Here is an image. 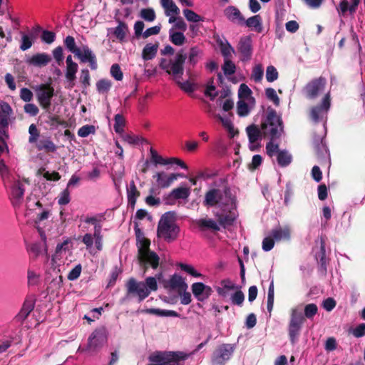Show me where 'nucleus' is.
<instances>
[{"label": "nucleus", "mask_w": 365, "mask_h": 365, "mask_svg": "<svg viewBox=\"0 0 365 365\" xmlns=\"http://www.w3.org/2000/svg\"><path fill=\"white\" fill-rule=\"evenodd\" d=\"M125 288L126 299L137 296L138 302H141L150 295L151 292L157 291L158 286L155 277H148L144 282H138L131 277L127 281Z\"/></svg>", "instance_id": "obj_1"}, {"label": "nucleus", "mask_w": 365, "mask_h": 365, "mask_svg": "<svg viewBox=\"0 0 365 365\" xmlns=\"http://www.w3.org/2000/svg\"><path fill=\"white\" fill-rule=\"evenodd\" d=\"M261 129L263 136L269 138L271 140H277L281 138L284 133V123L282 117L274 108H267L266 117L261 123Z\"/></svg>", "instance_id": "obj_2"}, {"label": "nucleus", "mask_w": 365, "mask_h": 365, "mask_svg": "<svg viewBox=\"0 0 365 365\" xmlns=\"http://www.w3.org/2000/svg\"><path fill=\"white\" fill-rule=\"evenodd\" d=\"M175 215L174 212H165L160 217L158 225V237L169 242L175 240L180 232L179 227L175 222Z\"/></svg>", "instance_id": "obj_3"}, {"label": "nucleus", "mask_w": 365, "mask_h": 365, "mask_svg": "<svg viewBox=\"0 0 365 365\" xmlns=\"http://www.w3.org/2000/svg\"><path fill=\"white\" fill-rule=\"evenodd\" d=\"M188 356L182 351H155L149 356L152 364L148 365H183Z\"/></svg>", "instance_id": "obj_4"}, {"label": "nucleus", "mask_w": 365, "mask_h": 365, "mask_svg": "<svg viewBox=\"0 0 365 365\" xmlns=\"http://www.w3.org/2000/svg\"><path fill=\"white\" fill-rule=\"evenodd\" d=\"M107 331L105 327H101L96 329L88 339V343L83 351L89 353L98 352L107 342Z\"/></svg>", "instance_id": "obj_5"}, {"label": "nucleus", "mask_w": 365, "mask_h": 365, "mask_svg": "<svg viewBox=\"0 0 365 365\" xmlns=\"http://www.w3.org/2000/svg\"><path fill=\"white\" fill-rule=\"evenodd\" d=\"M36 98L39 105L46 111H48L51 105V99L54 96V88L51 83H42L36 89Z\"/></svg>", "instance_id": "obj_6"}, {"label": "nucleus", "mask_w": 365, "mask_h": 365, "mask_svg": "<svg viewBox=\"0 0 365 365\" xmlns=\"http://www.w3.org/2000/svg\"><path fill=\"white\" fill-rule=\"evenodd\" d=\"M304 321L305 318L301 313L297 312L296 309H292L288 328L289 337L292 344L296 343Z\"/></svg>", "instance_id": "obj_7"}, {"label": "nucleus", "mask_w": 365, "mask_h": 365, "mask_svg": "<svg viewBox=\"0 0 365 365\" xmlns=\"http://www.w3.org/2000/svg\"><path fill=\"white\" fill-rule=\"evenodd\" d=\"M326 83V78L322 76L314 78L304 87L303 93L308 99H315L324 90Z\"/></svg>", "instance_id": "obj_8"}, {"label": "nucleus", "mask_w": 365, "mask_h": 365, "mask_svg": "<svg viewBox=\"0 0 365 365\" xmlns=\"http://www.w3.org/2000/svg\"><path fill=\"white\" fill-rule=\"evenodd\" d=\"M235 348L230 344H223L218 346L213 351L211 361L212 365H225L230 359Z\"/></svg>", "instance_id": "obj_9"}, {"label": "nucleus", "mask_w": 365, "mask_h": 365, "mask_svg": "<svg viewBox=\"0 0 365 365\" xmlns=\"http://www.w3.org/2000/svg\"><path fill=\"white\" fill-rule=\"evenodd\" d=\"M331 106L330 93L325 94L320 104L311 108L309 111V117L311 120L318 123L321 121L324 115L327 113Z\"/></svg>", "instance_id": "obj_10"}, {"label": "nucleus", "mask_w": 365, "mask_h": 365, "mask_svg": "<svg viewBox=\"0 0 365 365\" xmlns=\"http://www.w3.org/2000/svg\"><path fill=\"white\" fill-rule=\"evenodd\" d=\"M214 215L220 227L226 228L233 225L237 218V212L235 205L230 209L225 206L221 207L220 211L214 212Z\"/></svg>", "instance_id": "obj_11"}, {"label": "nucleus", "mask_w": 365, "mask_h": 365, "mask_svg": "<svg viewBox=\"0 0 365 365\" xmlns=\"http://www.w3.org/2000/svg\"><path fill=\"white\" fill-rule=\"evenodd\" d=\"M240 53V60L243 62L250 61L253 53L252 40L250 36H245L240 38L237 46Z\"/></svg>", "instance_id": "obj_12"}, {"label": "nucleus", "mask_w": 365, "mask_h": 365, "mask_svg": "<svg viewBox=\"0 0 365 365\" xmlns=\"http://www.w3.org/2000/svg\"><path fill=\"white\" fill-rule=\"evenodd\" d=\"M138 259L140 265L144 269V272L147 271L149 267L155 269L159 266L160 258L153 251L141 252L140 255L138 256Z\"/></svg>", "instance_id": "obj_13"}, {"label": "nucleus", "mask_w": 365, "mask_h": 365, "mask_svg": "<svg viewBox=\"0 0 365 365\" xmlns=\"http://www.w3.org/2000/svg\"><path fill=\"white\" fill-rule=\"evenodd\" d=\"M187 58V56L181 50L178 51L175 59L171 60V64L169 67L168 73L175 77H181L184 73V63Z\"/></svg>", "instance_id": "obj_14"}, {"label": "nucleus", "mask_w": 365, "mask_h": 365, "mask_svg": "<svg viewBox=\"0 0 365 365\" xmlns=\"http://www.w3.org/2000/svg\"><path fill=\"white\" fill-rule=\"evenodd\" d=\"M191 289L194 297L199 302L206 300L213 292L211 287L207 286L202 282L193 283L191 286Z\"/></svg>", "instance_id": "obj_15"}, {"label": "nucleus", "mask_w": 365, "mask_h": 365, "mask_svg": "<svg viewBox=\"0 0 365 365\" xmlns=\"http://www.w3.org/2000/svg\"><path fill=\"white\" fill-rule=\"evenodd\" d=\"M25 189L23 183L20 180L15 181L11 185L10 200L14 207H19L22 203Z\"/></svg>", "instance_id": "obj_16"}, {"label": "nucleus", "mask_w": 365, "mask_h": 365, "mask_svg": "<svg viewBox=\"0 0 365 365\" xmlns=\"http://www.w3.org/2000/svg\"><path fill=\"white\" fill-rule=\"evenodd\" d=\"M164 287L170 290L177 291L178 293L179 292H184L185 290H187L188 285L181 276L174 274L170 277L169 280L165 282Z\"/></svg>", "instance_id": "obj_17"}, {"label": "nucleus", "mask_w": 365, "mask_h": 365, "mask_svg": "<svg viewBox=\"0 0 365 365\" xmlns=\"http://www.w3.org/2000/svg\"><path fill=\"white\" fill-rule=\"evenodd\" d=\"M35 307V299L31 298H26L21 309L19 313L14 317V321L22 324L27 319L30 313L34 310Z\"/></svg>", "instance_id": "obj_18"}, {"label": "nucleus", "mask_w": 365, "mask_h": 365, "mask_svg": "<svg viewBox=\"0 0 365 365\" xmlns=\"http://www.w3.org/2000/svg\"><path fill=\"white\" fill-rule=\"evenodd\" d=\"M246 133L251 144L250 149L255 151L259 145L255 146L254 144L262 139L263 136L262 130L255 124H251L246 128Z\"/></svg>", "instance_id": "obj_19"}, {"label": "nucleus", "mask_w": 365, "mask_h": 365, "mask_svg": "<svg viewBox=\"0 0 365 365\" xmlns=\"http://www.w3.org/2000/svg\"><path fill=\"white\" fill-rule=\"evenodd\" d=\"M82 63H89L92 70L97 69L98 64L96 55L93 53L88 46H83L82 49L80 48L79 54H76Z\"/></svg>", "instance_id": "obj_20"}, {"label": "nucleus", "mask_w": 365, "mask_h": 365, "mask_svg": "<svg viewBox=\"0 0 365 365\" xmlns=\"http://www.w3.org/2000/svg\"><path fill=\"white\" fill-rule=\"evenodd\" d=\"M222 192L219 189L209 190L205 195L203 205L205 207H214L218 205L222 200Z\"/></svg>", "instance_id": "obj_21"}, {"label": "nucleus", "mask_w": 365, "mask_h": 365, "mask_svg": "<svg viewBox=\"0 0 365 365\" xmlns=\"http://www.w3.org/2000/svg\"><path fill=\"white\" fill-rule=\"evenodd\" d=\"M51 61V57L46 53H38L29 58L26 63L36 67H43Z\"/></svg>", "instance_id": "obj_22"}, {"label": "nucleus", "mask_w": 365, "mask_h": 365, "mask_svg": "<svg viewBox=\"0 0 365 365\" xmlns=\"http://www.w3.org/2000/svg\"><path fill=\"white\" fill-rule=\"evenodd\" d=\"M225 16L232 23L242 24L245 22V18L240 11L234 6H227L224 11Z\"/></svg>", "instance_id": "obj_23"}, {"label": "nucleus", "mask_w": 365, "mask_h": 365, "mask_svg": "<svg viewBox=\"0 0 365 365\" xmlns=\"http://www.w3.org/2000/svg\"><path fill=\"white\" fill-rule=\"evenodd\" d=\"M271 235L277 242L288 241L291 238V228L289 225L278 226L272 230Z\"/></svg>", "instance_id": "obj_24"}, {"label": "nucleus", "mask_w": 365, "mask_h": 365, "mask_svg": "<svg viewBox=\"0 0 365 365\" xmlns=\"http://www.w3.org/2000/svg\"><path fill=\"white\" fill-rule=\"evenodd\" d=\"M196 224L202 231L210 230L217 232L220 230L217 221L216 222L210 218L200 219L196 222Z\"/></svg>", "instance_id": "obj_25"}, {"label": "nucleus", "mask_w": 365, "mask_h": 365, "mask_svg": "<svg viewBox=\"0 0 365 365\" xmlns=\"http://www.w3.org/2000/svg\"><path fill=\"white\" fill-rule=\"evenodd\" d=\"M153 178L156 179L159 187L166 188L170 187L173 181L176 180V175L174 174L168 175L164 172H158L153 175Z\"/></svg>", "instance_id": "obj_26"}, {"label": "nucleus", "mask_w": 365, "mask_h": 365, "mask_svg": "<svg viewBox=\"0 0 365 365\" xmlns=\"http://www.w3.org/2000/svg\"><path fill=\"white\" fill-rule=\"evenodd\" d=\"M36 147L38 150H43L46 153H54L57 150V146L52 141L50 137H43L36 143Z\"/></svg>", "instance_id": "obj_27"}, {"label": "nucleus", "mask_w": 365, "mask_h": 365, "mask_svg": "<svg viewBox=\"0 0 365 365\" xmlns=\"http://www.w3.org/2000/svg\"><path fill=\"white\" fill-rule=\"evenodd\" d=\"M0 176L5 187L9 185H12L15 181L18 180L10 173L8 166L4 163V160L0 161Z\"/></svg>", "instance_id": "obj_28"}, {"label": "nucleus", "mask_w": 365, "mask_h": 365, "mask_svg": "<svg viewBox=\"0 0 365 365\" xmlns=\"http://www.w3.org/2000/svg\"><path fill=\"white\" fill-rule=\"evenodd\" d=\"M140 192L138 190L133 180L130 181L129 187L127 188L128 205L133 210L135 207L137 199L140 197Z\"/></svg>", "instance_id": "obj_29"}, {"label": "nucleus", "mask_w": 365, "mask_h": 365, "mask_svg": "<svg viewBox=\"0 0 365 365\" xmlns=\"http://www.w3.org/2000/svg\"><path fill=\"white\" fill-rule=\"evenodd\" d=\"M316 258L318 259L319 271L323 274H327V258H326V250L325 243L324 241H321L320 251L316 255Z\"/></svg>", "instance_id": "obj_30"}, {"label": "nucleus", "mask_w": 365, "mask_h": 365, "mask_svg": "<svg viewBox=\"0 0 365 365\" xmlns=\"http://www.w3.org/2000/svg\"><path fill=\"white\" fill-rule=\"evenodd\" d=\"M190 195V189L189 187H179L173 189L170 195H168L167 200H169L171 198L173 200H185L189 197Z\"/></svg>", "instance_id": "obj_31"}, {"label": "nucleus", "mask_w": 365, "mask_h": 365, "mask_svg": "<svg viewBox=\"0 0 365 365\" xmlns=\"http://www.w3.org/2000/svg\"><path fill=\"white\" fill-rule=\"evenodd\" d=\"M244 23L247 27L254 29L258 33L262 31V17L259 14L248 18Z\"/></svg>", "instance_id": "obj_32"}, {"label": "nucleus", "mask_w": 365, "mask_h": 365, "mask_svg": "<svg viewBox=\"0 0 365 365\" xmlns=\"http://www.w3.org/2000/svg\"><path fill=\"white\" fill-rule=\"evenodd\" d=\"M118 25L114 29L113 35L116 37L119 41H124L126 34L128 32V25L122 21H118Z\"/></svg>", "instance_id": "obj_33"}, {"label": "nucleus", "mask_w": 365, "mask_h": 365, "mask_svg": "<svg viewBox=\"0 0 365 365\" xmlns=\"http://www.w3.org/2000/svg\"><path fill=\"white\" fill-rule=\"evenodd\" d=\"M158 48V43L155 44L147 43L143 50V58L145 61L153 59L156 56Z\"/></svg>", "instance_id": "obj_34"}, {"label": "nucleus", "mask_w": 365, "mask_h": 365, "mask_svg": "<svg viewBox=\"0 0 365 365\" xmlns=\"http://www.w3.org/2000/svg\"><path fill=\"white\" fill-rule=\"evenodd\" d=\"M169 38L170 41L175 46H182L186 41L182 32L173 31V29L169 31Z\"/></svg>", "instance_id": "obj_35"}, {"label": "nucleus", "mask_w": 365, "mask_h": 365, "mask_svg": "<svg viewBox=\"0 0 365 365\" xmlns=\"http://www.w3.org/2000/svg\"><path fill=\"white\" fill-rule=\"evenodd\" d=\"M160 1L163 7L165 9L166 16H170L171 13L175 15L180 14L179 8L173 0H160Z\"/></svg>", "instance_id": "obj_36"}, {"label": "nucleus", "mask_w": 365, "mask_h": 365, "mask_svg": "<svg viewBox=\"0 0 365 365\" xmlns=\"http://www.w3.org/2000/svg\"><path fill=\"white\" fill-rule=\"evenodd\" d=\"M277 160L281 167H287L292 162V155L287 150L278 152Z\"/></svg>", "instance_id": "obj_37"}, {"label": "nucleus", "mask_w": 365, "mask_h": 365, "mask_svg": "<svg viewBox=\"0 0 365 365\" xmlns=\"http://www.w3.org/2000/svg\"><path fill=\"white\" fill-rule=\"evenodd\" d=\"M113 128L116 133L123 134L125 125V119L121 114H116L114 117Z\"/></svg>", "instance_id": "obj_38"}, {"label": "nucleus", "mask_w": 365, "mask_h": 365, "mask_svg": "<svg viewBox=\"0 0 365 365\" xmlns=\"http://www.w3.org/2000/svg\"><path fill=\"white\" fill-rule=\"evenodd\" d=\"M65 47L75 56L79 54L80 48L76 46L75 38L71 36H66L63 40Z\"/></svg>", "instance_id": "obj_39"}, {"label": "nucleus", "mask_w": 365, "mask_h": 365, "mask_svg": "<svg viewBox=\"0 0 365 365\" xmlns=\"http://www.w3.org/2000/svg\"><path fill=\"white\" fill-rule=\"evenodd\" d=\"M220 51L225 59H230L232 54L235 53L234 48L230 45L228 41L225 43L220 42Z\"/></svg>", "instance_id": "obj_40"}, {"label": "nucleus", "mask_w": 365, "mask_h": 365, "mask_svg": "<svg viewBox=\"0 0 365 365\" xmlns=\"http://www.w3.org/2000/svg\"><path fill=\"white\" fill-rule=\"evenodd\" d=\"M182 13H183V15L185 17V19L190 22L197 23V22L204 21L203 17L198 15L197 14H196L195 11H193L191 9H184L182 11Z\"/></svg>", "instance_id": "obj_41"}, {"label": "nucleus", "mask_w": 365, "mask_h": 365, "mask_svg": "<svg viewBox=\"0 0 365 365\" xmlns=\"http://www.w3.org/2000/svg\"><path fill=\"white\" fill-rule=\"evenodd\" d=\"M150 153L151 155V160L155 165H168L169 158H163L161 155H158L157 151L153 148H150Z\"/></svg>", "instance_id": "obj_42"}, {"label": "nucleus", "mask_w": 365, "mask_h": 365, "mask_svg": "<svg viewBox=\"0 0 365 365\" xmlns=\"http://www.w3.org/2000/svg\"><path fill=\"white\" fill-rule=\"evenodd\" d=\"M29 143H36L38 140V138L40 136V131L37 128L36 125L35 124H31L29 128Z\"/></svg>", "instance_id": "obj_43"}, {"label": "nucleus", "mask_w": 365, "mask_h": 365, "mask_svg": "<svg viewBox=\"0 0 365 365\" xmlns=\"http://www.w3.org/2000/svg\"><path fill=\"white\" fill-rule=\"evenodd\" d=\"M222 69L225 76H230L235 73L236 66L231 59H225Z\"/></svg>", "instance_id": "obj_44"}, {"label": "nucleus", "mask_w": 365, "mask_h": 365, "mask_svg": "<svg viewBox=\"0 0 365 365\" xmlns=\"http://www.w3.org/2000/svg\"><path fill=\"white\" fill-rule=\"evenodd\" d=\"M137 245H138V256L140 255L141 252H146L150 251V241L148 238L143 237V239L137 240Z\"/></svg>", "instance_id": "obj_45"}, {"label": "nucleus", "mask_w": 365, "mask_h": 365, "mask_svg": "<svg viewBox=\"0 0 365 365\" xmlns=\"http://www.w3.org/2000/svg\"><path fill=\"white\" fill-rule=\"evenodd\" d=\"M112 83L108 79H101L96 83V88L99 93H107L111 88Z\"/></svg>", "instance_id": "obj_46"}, {"label": "nucleus", "mask_w": 365, "mask_h": 365, "mask_svg": "<svg viewBox=\"0 0 365 365\" xmlns=\"http://www.w3.org/2000/svg\"><path fill=\"white\" fill-rule=\"evenodd\" d=\"M78 66L77 63L66 66V78L70 82H73L76 78V74L78 71Z\"/></svg>", "instance_id": "obj_47"}, {"label": "nucleus", "mask_w": 365, "mask_h": 365, "mask_svg": "<svg viewBox=\"0 0 365 365\" xmlns=\"http://www.w3.org/2000/svg\"><path fill=\"white\" fill-rule=\"evenodd\" d=\"M96 133V127L93 125H85L81 127L78 130V136L86 138L91 134Z\"/></svg>", "instance_id": "obj_48"}, {"label": "nucleus", "mask_w": 365, "mask_h": 365, "mask_svg": "<svg viewBox=\"0 0 365 365\" xmlns=\"http://www.w3.org/2000/svg\"><path fill=\"white\" fill-rule=\"evenodd\" d=\"M214 79L212 78L209 80L206 89L205 91V95L210 98L211 100H214L217 96L218 93L215 91V86L213 85Z\"/></svg>", "instance_id": "obj_49"}, {"label": "nucleus", "mask_w": 365, "mask_h": 365, "mask_svg": "<svg viewBox=\"0 0 365 365\" xmlns=\"http://www.w3.org/2000/svg\"><path fill=\"white\" fill-rule=\"evenodd\" d=\"M317 312L318 307L315 304H308L304 309V317L311 319L317 314Z\"/></svg>", "instance_id": "obj_50"}, {"label": "nucleus", "mask_w": 365, "mask_h": 365, "mask_svg": "<svg viewBox=\"0 0 365 365\" xmlns=\"http://www.w3.org/2000/svg\"><path fill=\"white\" fill-rule=\"evenodd\" d=\"M237 113L239 116H247L250 113L248 104L244 101H239L237 105Z\"/></svg>", "instance_id": "obj_51"}, {"label": "nucleus", "mask_w": 365, "mask_h": 365, "mask_svg": "<svg viewBox=\"0 0 365 365\" xmlns=\"http://www.w3.org/2000/svg\"><path fill=\"white\" fill-rule=\"evenodd\" d=\"M140 16L149 22L153 21L156 17L155 11L151 8L143 9L140 11Z\"/></svg>", "instance_id": "obj_52"}, {"label": "nucleus", "mask_w": 365, "mask_h": 365, "mask_svg": "<svg viewBox=\"0 0 365 365\" xmlns=\"http://www.w3.org/2000/svg\"><path fill=\"white\" fill-rule=\"evenodd\" d=\"M279 73L276 68L273 66H269L266 69V79L268 82H273L278 78Z\"/></svg>", "instance_id": "obj_53"}, {"label": "nucleus", "mask_w": 365, "mask_h": 365, "mask_svg": "<svg viewBox=\"0 0 365 365\" xmlns=\"http://www.w3.org/2000/svg\"><path fill=\"white\" fill-rule=\"evenodd\" d=\"M34 43V39L32 37L29 36L27 34H22L21 36V43L20 45V49L21 51H26L30 48Z\"/></svg>", "instance_id": "obj_54"}, {"label": "nucleus", "mask_w": 365, "mask_h": 365, "mask_svg": "<svg viewBox=\"0 0 365 365\" xmlns=\"http://www.w3.org/2000/svg\"><path fill=\"white\" fill-rule=\"evenodd\" d=\"M202 54V51L197 48V46L192 47L190 50L189 53V62L190 63L195 66L197 61L198 58L197 57Z\"/></svg>", "instance_id": "obj_55"}, {"label": "nucleus", "mask_w": 365, "mask_h": 365, "mask_svg": "<svg viewBox=\"0 0 365 365\" xmlns=\"http://www.w3.org/2000/svg\"><path fill=\"white\" fill-rule=\"evenodd\" d=\"M230 299L233 304L240 307L245 300V294L241 290H237L231 296Z\"/></svg>", "instance_id": "obj_56"}, {"label": "nucleus", "mask_w": 365, "mask_h": 365, "mask_svg": "<svg viewBox=\"0 0 365 365\" xmlns=\"http://www.w3.org/2000/svg\"><path fill=\"white\" fill-rule=\"evenodd\" d=\"M265 95H266V97L272 101L274 104L277 106H278L279 105V98L278 97L275 90L272 88H266L265 90Z\"/></svg>", "instance_id": "obj_57"}, {"label": "nucleus", "mask_w": 365, "mask_h": 365, "mask_svg": "<svg viewBox=\"0 0 365 365\" xmlns=\"http://www.w3.org/2000/svg\"><path fill=\"white\" fill-rule=\"evenodd\" d=\"M41 41L47 44L52 43L56 39V34L53 31L43 30L41 36Z\"/></svg>", "instance_id": "obj_58"}, {"label": "nucleus", "mask_w": 365, "mask_h": 365, "mask_svg": "<svg viewBox=\"0 0 365 365\" xmlns=\"http://www.w3.org/2000/svg\"><path fill=\"white\" fill-rule=\"evenodd\" d=\"M263 73H264V71H263L262 66L260 64L257 65L256 66H255L253 68L252 73V78L255 82H260L263 78Z\"/></svg>", "instance_id": "obj_59"}, {"label": "nucleus", "mask_w": 365, "mask_h": 365, "mask_svg": "<svg viewBox=\"0 0 365 365\" xmlns=\"http://www.w3.org/2000/svg\"><path fill=\"white\" fill-rule=\"evenodd\" d=\"M110 74L116 81H121L123 77V72L118 63H114L111 66Z\"/></svg>", "instance_id": "obj_60"}, {"label": "nucleus", "mask_w": 365, "mask_h": 365, "mask_svg": "<svg viewBox=\"0 0 365 365\" xmlns=\"http://www.w3.org/2000/svg\"><path fill=\"white\" fill-rule=\"evenodd\" d=\"M71 201L70 197V192L68 190V188L66 187L65 190H63L59 196V198L58 200V203L60 205H66L68 204Z\"/></svg>", "instance_id": "obj_61"}, {"label": "nucleus", "mask_w": 365, "mask_h": 365, "mask_svg": "<svg viewBox=\"0 0 365 365\" xmlns=\"http://www.w3.org/2000/svg\"><path fill=\"white\" fill-rule=\"evenodd\" d=\"M52 53L58 65L61 66L63 61V48L61 46H57L53 50Z\"/></svg>", "instance_id": "obj_62"}, {"label": "nucleus", "mask_w": 365, "mask_h": 365, "mask_svg": "<svg viewBox=\"0 0 365 365\" xmlns=\"http://www.w3.org/2000/svg\"><path fill=\"white\" fill-rule=\"evenodd\" d=\"M20 98L24 102H30L33 100L34 94L31 90L27 88H22L20 90Z\"/></svg>", "instance_id": "obj_63"}, {"label": "nucleus", "mask_w": 365, "mask_h": 365, "mask_svg": "<svg viewBox=\"0 0 365 365\" xmlns=\"http://www.w3.org/2000/svg\"><path fill=\"white\" fill-rule=\"evenodd\" d=\"M81 270H82L81 265L80 264L76 265L74 268H73L69 272L68 277H67L68 279H69L71 281L77 279L81 275Z\"/></svg>", "instance_id": "obj_64"}]
</instances>
